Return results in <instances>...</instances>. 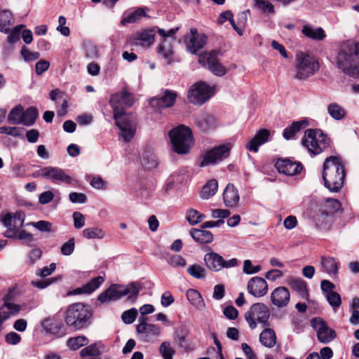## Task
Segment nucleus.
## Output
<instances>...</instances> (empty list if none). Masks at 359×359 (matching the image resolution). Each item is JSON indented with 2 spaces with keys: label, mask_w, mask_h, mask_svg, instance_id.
I'll use <instances>...</instances> for the list:
<instances>
[{
  "label": "nucleus",
  "mask_w": 359,
  "mask_h": 359,
  "mask_svg": "<svg viewBox=\"0 0 359 359\" xmlns=\"http://www.w3.org/2000/svg\"><path fill=\"white\" fill-rule=\"evenodd\" d=\"M346 176L344 165L339 156H331L323 163L322 178L325 187L331 192H338L344 185Z\"/></svg>",
  "instance_id": "obj_1"
},
{
  "label": "nucleus",
  "mask_w": 359,
  "mask_h": 359,
  "mask_svg": "<svg viewBox=\"0 0 359 359\" xmlns=\"http://www.w3.org/2000/svg\"><path fill=\"white\" fill-rule=\"evenodd\" d=\"M359 43H344L340 45L336 56L335 63L344 74L357 77L359 76Z\"/></svg>",
  "instance_id": "obj_2"
},
{
  "label": "nucleus",
  "mask_w": 359,
  "mask_h": 359,
  "mask_svg": "<svg viewBox=\"0 0 359 359\" xmlns=\"http://www.w3.org/2000/svg\"><path fill=\"white\" fill-rule=\"evenodd\" d=\"M140 289V287L137 286L135 283L127 285L112 284L98 296L97 300L101 303L115 302L128 295V299L134 302Z\"/></svg>",
  "instance_id": "obj_3"
},
{
  "label": "nucleus",
  "mask_w": 359,
  "mask_h": 359,
  "mask_svg": "<svg viewBox=\"0 0 359 359\" xmlns=\"http://www.w3.org/2000/svg\"><path fill=\"white\" fill-rule=\"evenodd\" d=\"M90 308L82 303H76L70 305L65 314V321L68 326L76 330L86 327L90 323L91 318Z\"/></svg>",
  "instance_id": "obj_4"
},
{
  "label": "nucleus",
  "mask_w": 359,
  "mask_h": 359,
  "mask_svg": "<svg viewBox=\"0 0 359 359\" xmlns=\"http://www.w3.org/2000/svg\"><path fill=\"white\" fill-rule=\"evenodd\" d=\"M302 144L313 156L318 155L330 147V139L319 129L306 130Z\"/></svg>",
  "instance_id": "obj_5"
},
{
  "label": "nucleus",
  "mask_w": 359,
  "mask_h": 359,
  "mask_svg": "<svg viewBox=\"0 0 359 359\" xmlns=\"http://www.w3.org/2000/svg\"><path fill=\"white\" fill-rule=\"evenodd\" d=\"M170 141L175 152L180 154H187L193 144L191 130L184 126L173 128L169 133Z\"/></svg>",
  "instance_id": "obj_6"
},
{
  "label": "nucleus",
  "mask_w": 359,
  "mask_h": 359,
  "mask_svg": "<svg viewBox=\"0 0 359 359\" xmlns=\"http://www.w3.org/2000/svg\"><path fill=\"white\" fill-rule=\"evenodd\" d=\"M318 69V62L313 57L301 51L297 53L296 79L299 80L306 79L313 75Z\"/></svg>",
  "instance_id": "obj_7"
},
{
  "label": "nucleus",
  "mask_w": 359,
  "mask_h": 359,
  "mask_svg": "<svg viewBox=\"0 0 359 359\" xmlns=\"http://www.w3.org/2000/svg\"><path fill=\"white\" fill-rule=\"evenodd\" d=\"M269 317V309L263 303L253 304L245 313V319L252 330L257 327V323L262 324L264 327L268 326Z\"/></svg>",
  "instance_id": "obj_8"
},
{
  "label": "nucleus",
  "mask_w": 359,
  "mask_h": 359,
  "mask_svg": "<svg viewBox=\"0 0 359 359\" xmlns=\"http://www.w3.org/2000/svg\"><path fill=\"white\" fill-rule=\"evenodd\" d=\"M32 177L34 178L42 177L53 183H65L72 184L74 182V179L65 172V171L59 168L53 166H46L38 170H36Z\"/></svg>",
  "instance_id": "obj_9"
},
{
  "label": "nucleus",
  "mask_w": 359,
  "mask_h": 359,
  "mask_svg": "<svg viewBox=\"0 0 359 359\" xmlns=\"http://www.w3.org/2000/svg\"><path fill=\"white\" fill-rule=\"evenodd\" d=\"M116 125L120 130L119 135L125 142H129L135 135L137 128V121L132 114H123L114 116Z\"/></svg>",
  "instance_id": "obj_10"
},
{
  "label": "nucleus",
  "mask_w": 359,
  "mask_h": 359,
  "mask_svg": "<svg viewBox=\"0 0 359 359\" xmlns=\"http://www.w3.org/2000/svg\"><path fill=\"white\" fill-rule=\"evenodd\" d=\"M219 50H212L201 54L198 57V62L204 67L208 69L216 76H222L226 72V68L219 62Z\"/></svg>",
  "instance_id": "obj_11"
},
{
  "label": "nucleus",
  "mask_w": 359,
  "mask_h": 359,
  "mask_svg": "<svg viewBox=\"0 0 359 359\" xmlns=\"http://www.w3.org/2000/svg\"><path fill=\"white\" fill-rule=\"evenodd\" d=\"M134 102L133 95L126 90L112 95L109 100V104L113 109V116L126 114L125 107L132 106Z\"/></svg>",
  "instance_id": "obj_12"
},
{
  "label": "nucleus",
  "mask_w": 359,
  "mask_h": 359,
  "mask_svg": "<svg viewBox=\"0 0 359 359\" xmlns=\"http://www.w3.org/2000/svg\"><path fill=\"white\" fill-rule=\"evenodd\" d=\"M213 92L212 88L204 82H198L193 85L187 93L190 102L194 104H203L208 100Z\"/></svg>",
  "instance_id": "obj_13"
},
{
  "label": "nucleus",
  "mask_w": 359,
  "mask_h": 359,
  "mask_svg": "<svg viewBox=\"0 0 359 359\" xmlns=\"http://www.w3.org/2000/svg\"><path fill=\"white\" fill-rule=\"evenodd\" d=\"M230 147L228 145H220L206 151L201 155L198 161L200 167H205L222 161L229 156Z\"/></svg>",
  "instance_id": "obj_14"
},
{
  "label": "nucleus",
  "mask_w": 359,
  "mask_h": 359,
  "mask_svg": "<svg viewBox=\"0 0 359 359\" xmlns=\"http://www.w3.org/2000/svg\"><path fill=\"white\" fill-rule=\"evenodd\" d=\"M203 259L207 267L213 271H219L222 269L234 267L238 264L236 258L225 261L223 257L216 252L205 254Z\"/></svg>",
  "instance_id": "obj_15"
},
{
  "label": "nucleus",
  "mask_w": 359,
  "mask_h": 359,
  "mask_svg": "<svg viewBox=\"0 0 359 359\" xmlns=\"http://www.w3.org/2000/svg\"><path fill=\"white\" fill-rule=\"evenodd\" d=\"M145 320L144 317L139 319L140 323L136 326V331L142 341L150 342L161 335V330L159 326L147 323Z\"/></svg>",
  "instance_id": "obj_16"
},
{
  "label": "nucleus",
  "mask_w": 359,
  "mask_h": 359,
  "mask_svg": "<svg viewBox=\"0 0 359 359\" xmlns=\"http://www.w3.org/2000/svg\"><path fill=\"white\" fill-rule=\"evenodd\" d=\"M311 325L317 332L318 339L323 344H328L337 337L336 332L321 319H312Z\"/></svg>",
  "instance_id": "obj_17"
},
{
  "label": "nucleus",
  "mask_w": 359,
  "mask_h": 359,
  "mask_svg": "<svg viewBox=\"0 0 359 359\" xmlns=\"http://www.w3.org/2000/svg\"><path fill=\"white\" fill-rule=\"evenodd\" d=\"M155 40V33L153 29H145L132 34L128 40L132 46H141L148 48Z\"/></svg>",
  "instance_id": "obj_18"
},
{
  "label": "nucleus",
  "mask_w": 359,
  "mask_h": 359,
  "mask_svg": "<svg viewBox=\"0 0 359 359\" xmlns=\"http://www.w3.org/2000/svg\"><path fill=\"white\" fill-rule=\"evenodd\" d=\"M184 43L188 50L196 54L205 44L206 38L205 36H200L196 28H191L190 32L184 36Z\"/></svg>",
  "instance_id": "obj_19"
},
{
  "label": "nucleus",
  "mask_w": 359,
  "mask_h": 359,
  "mask_svg": "<svg viewBox=\"0 0 359 359\" xmlns=\"http://www.w3.org/2000/svg\"><path fill=\"white\" fill-rule=\"evenodd\" d=\"M177 93L170 90H165L160 97H153L149 100L150 106L155 110L172 107L176 100Z\"/></svg>",
  "instance_id": "obj_20"
},
{
  "label": "nucleus",
  "mask_w": 359,
  "mask_h": 359,
  "mask_svg": "<svg viewBox=\"0 0 359 359\" xmlns=\"http://www.w3.org/2000/svg\"><path fill=\"white\" fill-rule=\"evenodd\" d=\"M247 289L255 297H261L267 293L268 284L263 278L255 276L248 281Z\"/></svg>",
  "instance_id": "obj_21"
},
{
  "label": "nucleus",
  "mask_w": 359,
  "mask_h": 359,
  "mask_svg": "<svg viewBox=\"0 0 359 359\" xmlns=\"http://www.w3.org/2000/svg\"><path fill=\"white\" fill-rule=\"evenodd\" d=\"M290 299V294L285 287H278L271 294V301L278 308L286 306L289 304Z\"/></svg>",
  "instance_id": "obj_22"
},
{
  "label": "nucleus",
  "mask_w": 359,
  "mask_h": 359,
  "mask_svg": "<svg viewBox=\"0 0 359 359\" xmlns=\"http://www.w3.org/2000/svg\"><path fill=\"white\" fill-rule=\"evenodd\" d=\"M276 166L279 172L289 176L299 174L303 168L300 163L292 162L289 159L278 160Z\"/></svg>",
  "instance_id": "obj_23"
},
{
  "label": "nucleus",
  "mask_w": 359,
  "mask_h": 359,
  "mask_svg": "<svg viewBox=\"0 0 359 359\" xmlns=\"http://www.w3.org/2000/svg\"><path fill=\"white\" fill-rule=\"evenodd\" d=\"M269 130L266 129L259 130L253 138L246 143L245 148L250 151L257 152L259 147L269 140Z\"/></svg>",
  "instance_id": "obj_24"
},
{
  "label": "nucleus",
  "mask_w": 359,
  "mask_h": 359,
  "mask_svg": "<svg viewBox=\"0 0 359 359\" xmlns=\"http://www.w3.org/2000/svg\"><path fill=\"white\" fill-rule=\"evenodd\" d=\"M195 124L202 132L208 133L217 127V120L212 115L204 113L196 118Z\"/></svg>",
  "instance_id": "obj_25"
},
{
  "label": "nucleus",
  "mask_w": 359,
  "mask_h": 359,
  "mask_svg": "<svg viewBox=\"0 0 359 359\" xmlns=\"http://www.w3.org/2000/svg\"><path fill=\"white\" fill-rule=\"evenodd\" d=\"M240 201V196L236 187L228 184L223 192V201L228 208L237 207Z\"/></svg>",
  "instance_id": "obj_26"
},
{
  "label": "nucleus",
  "mask_w": 359,
  "mask_h": 359,
  "mask_svg": "<svg viewBox=\"0 0 359 359\" xmlns=\"http://www.w3.org/2000/svg\"><path fill=\"white\" fill-rule=\"evenodd\" d=\"M1 221L6 228H11L18 231L23 226L25 215L20 212H17L13 214L7 213L2 217Z\"/></svg>",
  "instance_id": "obj_27"
},
{
  "label": "nucleus",
  "mask_w": 359,
  "mask_h": 359,
  "mask_svg": "<svg viewBox=\"0 0 359 359\" xmlns=\"http://www.w3.org/2000/svg\"><path fill=\"white\" fill-rule=\"evenodd\" d=\"M287 285L292 290L297 292L303 299L309 298V291L307 290L306 283L300 278L290 277L287 280Z\"/></svg>",
  "instance_id": "obj_28"
},
{
  "label": "nucleus",
  "mask_w": 359,
  "mask_h": 359,
  "mask_svg": "<svg viewBox=\"0 0 359 359\" xmlns=\"http://www.w3.org/2000/svg\"><path fill=\"white\" fill-rule=\"evenodd\" d=\"M321 269L330 276H335L339 271V262L332 257H321Z\"/></svg>",
  "instance_id": "obj_29"
},
{
  "label": "nucleus",
  "mask_w": 359,
  "mask_h": 359,
  "mask_svg": "<svg viewBox=\"0 0 359 359\" xmlns=\"http://www.w3.org/2000/svg\"><path fill=\"white\" fill-rule=\"evenodd\" d=\"M174 39H163V41L158 45V53L161 55L168 64L172 62L173 51Z\"/></svg>",
  "instance_id": "obj_30"
},
{
  "label": "nucleus",
  "mask_w": 359,
  "mask_h": 359,
  "mask_svg": "<svg viewBox=\"0 0 359 359\" xmlns=\"http://www.w3.org/2000/svg\"><path fill=\"white\" fill-rule=\"evenodd\" d=\"M140 162L143 168L146 170H151L156 168L158 164V159L153 151L145 149L140 157Z\"/></svg>",
  "instance_id": "obj_31"
},
{
  "label": "nucleus",
  "mask_w": 359,
  "mask_h": 359,
  "mask_svg": "<svg viewBox=\"0 0 359 359\" xmlns=\"http://www.w3.org/2000/svg\"><path fill=\"white\" fill-rule=\"evenodd\" d=\"M308 126L309 121L306 119L294 121L283 130V136L287 140H290L294 137L299 131L306 128Z\"/></svg>",
  "instance_id": "obj_32"
},
{
  "label": "nucleus",
  "mask_w": 359,
  "mask_h": 359,
  "mask_svg": "<svg viewBox=\"0 0 359 359\" xmlns=\"http://www.w3.org/2000/svg\"><path fill=\"white\" fill-rule=\"evenodd\" d=\"M103 282L104 278L102 276L95 277L82 287L76 288L74 290V294H90L97 290Z\"/></svg>",
  "instance_id": "obj_33"
},
{
  "label": "nucleus",
  "mask_w": 359,
  "mask_h": 359,
  "mask_svg": "<svg viewBox=\"0 0 359 359\" xmlns=\"http://www.w3.org/2000/svg\"><path fill=\"white\" fill-rule=\"evenodd\" d=\"M302 32L305 36L316 41H322L326 36L323 28H313L310 25H304L302 29Z\"/></svg>",
  "instance_id": "obj_34"
},
{
  "label": "nucleus",
  "mask_w": 359,
  "mask_h": 359,
  "mask_svg": "<svg viewBox=\"0 0 359 359\" xmlns=\"http://www.w3.org/2000/svg\"><path fill=\"white\" fill-rule=\"evenodd\" d=\"M190 234L196 242L201 244L211 243L213 240L212 233L206 230L192 229L190 231Z\"/></svg>",
  "instance_id": "obj_35"
},
{
  "label": "nucleus",
  "mask_w": 359,
  "mask_h": 359,
  "mask_svg": "<svg viewBox=\"0 0 359 359\" xmlns=\"http://www.w3.org/2000/svg\"><path fill=\"white\" fill-rule=\"evenodd\" d=\"M259 341L266 347H273L276 343V336L274 330L271 328L264 329L259 335Z\"/></svg>",
  "instance_id": "obj_36"
},
{
  "label": "nucleus",
  "mask_w": 359,
  "mask_h": 359,
  "mask_svg": "<svg viewBox=\"0 0 359 359\" xmlns=\"http://www.w3.org/2000/svg\"><path fill=\"white\" fill-rule=\"evenodd\" d=\"M187 298L189 302L198 310L202 311L205 309V304L201 294L196 290L189 289L187 292Z\"/></svg>",
  "instance_id": "obj_37"
},
{
  "label": "nucleus",
  "mask_w": 359,
  "mask_h": 359,
  "mask_svg": "<svg viewBox=\"0 0 359 359\" xmlns=\"http://www.w3.org/2000/svg\"><path fill=\"white\" fill-rule=\"evenodd\" d=\"M13 17L11 11H2L0 12V32L8 33L10 27L13 24Z\"/></svg>",
  "instance_id": "obj_38"
},
{
  "label": "nucleus",
  "mask_w": 359,
  "mask_h": 359,
  "mask_svg": "<svg viewBox=\"0 0 359 359\" xmlns=\"http://www.w3.org/2000/svg\"><path fill=\"white\" fill-rule=\"evenodd\" d=\"M217 181L215 179L210 180L203 187L200 194L201 198L208 199L217 193Z\"/></svg>",
  "instance_id": "obj_39"
},
{
  "label": "nucleus",
  "mask_w": 359,
  "mask_h": 359,
  "mask_svg": "<svg viewBox=\"0 0 359 359\" xmlns=\"http://www.w3.org/2000/svg\"><path fill=\"white\" fill-rule=\"evenodd\" d=\"M327 113L336 121H341L346 116V110L339 104L333 102L327 106Z\"/></svg>",
  "instance_id": "obj_40"
},
{
  "label": "nucleus",
  "mask_w": 359,
  "mask_h": 359,
  "mask_svg": "<svg viewBox=\"0 0 359 359\" xmlns=\"http://www.w3.org/2000/svg\"><path fill=\"white\" fill-rule=\"evenodd\" d=\"M24 108L18 104L11 109L8 116V122L12 125H19L22 123Z\"/></svg>",
  "instance_id": "obj_41"
},
{
  "label": "nucleus",
  "mask_w": 359,
  "mask_h": 359,
  "mask_svg": "<svg viewBox=\"0 0 359 359\" xmlns=\"http://www.w3.org/2000/svg\"><path fill=\"white\" fill-rule=\"evenodd\" d=\"M83 236L86 239H103L105 237V231L98 227V226H92L89 228L85 229L82 231Z\"/></svg>",
  "instance_id": "obj_42"
},
{
  "label": "nucleus",
  "mask_w": 359,
  "mask_h": 359,
  "mask_svg": "<svg viewBox=\"0 0 359 359\" xmlns=\"http://www.w3.org/2000/svg\"><path fill=\"white\" fill-rule=\"evenodd\" d=\"M39 116L38 110L34 107H28L23 110L22 123L25 126H31L34 124Z\"/></svg>",
  "instance_id": "obj_43"
},
{
  "label": "nucleus",
  "mask_w": 359,
  "mask_h": 359,
  "mask_svg": "<svg viewBox=\"0 0 359 359\" xmlns=\"http://www.w3.org/2000/svg\"><path fill=\"white\" fill-rule=\"evenodd\" d=\"M187 334L188 331L187 328L184 326H180L174 330L173 340L180 347L183 348L186 343Z\"/></svg>",
  "instance_id": "obj_44"
},
{
  "label": "nucleus",
  "mask_w": 359,
  "mask_h": 359,
  "mask_svg": "<svg viewBox=\"0 0 359 359\" xmlns=\"http://www.w3.org/2000/svg\"><path fill=\"white\" fill-rule=\"evenodd\" d=\"M88 344V339L85 336H78L69 338L67 341V346L73 351L78 350L81 346Z\"/></svg>",
  "instance_id": "obj_45"
},
{
  "label": "nucleus",
  "mask_w": 359,
  "mask_h": 359,
  "mask_svg": "<svg viewBox=\"0 0 359 359\" xmlns=\"http://www.w3.org/2000/svg\"><path fill=\"white\" fill-rule=\"evenodd\" d=\"M187 271L190 276L196 279H204L206 277V270L197 264L189 266Z\"/></svg>",
  "instance_id": "obj_46"
},
{
  "label": "nucleus",
  "mask_w": 359,
  "mask_h": 359,
  "mask_svg": "<svg viewBox=\"0 0 359 359\" xmlns=\"http://www.w3.org/2000/svg\"><path fill=\"white\" fill-rule=\"evenodd\" d=\"M159 353L163 359H172L175 351L168 341H163L158 348Z\"/></svg>",
  "instance_id": "obj_47"
},
{
  "label": "nucleus",
  "mask_w": 359,
  "mask_h": 359,
  "mask_svg": "<svg viewBox=\"0 0 359 359\" xmlns=\"http://www.w3.org/2000/svg\"><path fill=\"white\" fill-rule=\"evenodd\" d=\"M205 216L195 209H189L187 212L186 219L191 225H196L202 222Z\"/></svg>",
  "instance_id": "obj_48"
},
{
  "label": "nucleus",
  "mask_w": 359,
  "mask_h": 359,
  "mask_svg": "<svg viewBox=\"0 0 359 359\" xmlns=\"http://www.w3.org/2000/svg\"><path fill=\"white\" fill-rule=\"evenodd\" d=\"M101 353L102 351L100 350V346H98L97 343L90 344V346L83 348L80 352L81 357H97Z\"/></svg>",
  "instance_id": "obj_49"
},
{
  "label": "nucleus",
  "mask_w": 359,
  "mask_h": 359,
  "mask_svg": "<svg viewBox=\"0 0 359 359\" xmlns=\"http://www.w3.org/2000/svg\"><path fill=\"white\" fill-rule=\"evenodd\" d=\"M43 328L49 333H57L60 329L55 319L53 318H46L41 323Z\"/></svg>",
  "instance_id": "obj_50"
},
{
  "label": "nucleus",
  "mask_w": 359,
  "mask_h": 359,
  "mask_svg": "<svg viewBox=\"0 0 359 359\" xmlns=\"http://www.w3.org/2000/svg\"><path fill=\"white\" fill-rule=\"evenodd\" d=\"M25 27L23 25H19L13 27L9 31V35L8 36V42L11 44H13L20 40V36L22 29Z\"/></svg>",
  "instance_id": "obj_51"
},
{
  "label": "nucleus",
  "mask_w": 359,
  "mask_h": 359,
  "mask_svg": "<svg viewBox=\"0 0 359 359\" xmlns=\"http://www.w3.org/2000/svg\"><path fill=\"white\" fill-rule=\"evenodd\" d=\"M146 16V13L144 8H138L133 13H130L128 16L122 20V24L133 23L140 20L142 17Z\"/></svg>",
  "instance_id": "obj_52"
},
{
  "label": "nucleus",
  "mask_w": 359,
  "mask_h": 359,
  "mask_svg": "<svg viewBox=\"0 0 359 359\" xmlns=\"http://www.w3.org/2000/svg\"><path fill=\"white\" fill-rule=\"evenodd\" d=\"M256 7L264 13H273L274 7L266 0H254Z\"/></svg>",
  "instance_id": "obj_53"
},
{
  "label": "nucleus",
  "mask_w": 359,
  "mask_h": 359,
  "mask_svg": "<svg viewBox=\"0 0 359 359\" xmlns=\"http://www.w3.org/2000/svg\"><path fill=\"white\" fill-rule=\"evenodd\" d=\"M75 249V240L74 238H69L67 241L62 244L60 248L62 255L65 256L71 255Z\"/></svg>",
  "instance_id": "obj_54"
},
{
  "label": "nucleus",
  "mask_w": 359,
  "mask_h": 359,
  "mask_svg": "<svg viewBox=\"0 0 359 359\" xmlns=\"http://www.w3.org/2000/svg\"><path fill=\"white\" fill-rule=\"evenodd\" d=\"M326 299L330 306L335 310L339 308L341 304V297L336 292H330L326 294Z\"/></svg>",
  "instance_id": "obj_55"
},
{
  "label": "nucleus",
  "mask_w": 359,
  "mask_h": 359,
  "mask_svg": "<svg viewBox=\"0 0 359 359\" xmlns=\"http://www.w3.org/2000/svg\"><path fill=\"white\" fill-rule=\"evenodd\" d=\"M20 53L26 62L36 60L40 57L39 52H32L25 46L22 47Z\"/></svg>",
  "instance_id": "obj_56"
},
{
  "label": "nucleus",
  "mask_w": 359,
  "mask_h": 359,
  "mask_svg": "<svg viewBox=\"0 0 359 359\" xmlns=\"http://www.w3.org/2000/svg\"><path fill=\"white\" fill-rule=\"evenodd\" d=\"M137 313V310L135 308L126 311L121 315L122 320L126 324H131L136 319Z\"/></svg>",
  "instance_id": "obj_57"
},
{
  "label": "nucleus",
  "mask_w": 359,
  "mask_h": 359,
  "mask_svg": "<svg viewBox=\"0 0 359 359\" xmlns=\"http://www.w3.org/2000/svg\"><path fill=\"white\" fill-rule=\"evenodd\" d=\"M22 130V128L15 126H2L0 127V133L16 137L20 136Z\"/></svg>",
  "instance_id": "obj_58"
},
{
  "label": "nucleus",
  "mask_w": 359,
  "mask_h": 359,
  "mask_svg": "<svg viewBox=\"0 0 359 359\" xmlns=\"http://www.w3.org/2000/svg\"><path fill=\"white\" fill-rule=\"evenodd\" d=\"M167 262L172 267H184L187 264L185 259L179 255L169 257Z\"/></svg>",
  "instance_id": "obj_59"
},
{
  "label": "nucleus",
  "mask_w": 359,
  "mask_h": 359,
  "mask_svg": "<svg viewBox=\"0 0 359 359\" xmlns=\"http://www.w3.org/2000/svg\"><path fill=\"white\" fill-rule=\"evenodd\" d=\"M84 48L86 57L89 59H95L97 57L98 52L97 47L94 44L91 43L90 42L85 43Z\"/></svg>",
  "instance_id": "obj_60"
},
{
  "label": "nucleus",
  "mask_w": 359,
  "mask_h": 359,
  "mask_svg": "<svg viewBox=\"0 0 359 359\" xmlns=\"http://www.w3.org/2000/svg\"><path fill=\"white\" fill-rule=\"evenodd\" d=\"M30 224L42 232H50L52 224L48 221L40 220L36 222H31Z\"/></svg>",
  "instance_id": "obj_61"
},
{
  "label": "nucleus",
  "mask_w": 359,
  "mask_h": 359,
  "mask_svg": "<svg viewBox=\"0 0 359 359\" xmlns=\"http://www.w3.org/2000/svg\"><path fill=\"white\" fill-rule=\"evenodd\" d=\"M60 278H61L60 276H57L42 280H34L32 282V285L37 288L43 289L50 285V284L57 281L58 280H60Z\"/></svg>",
  "instance_id": "obj_62"
},
{
  "label": "nucleus",
  "mask_w": 359,
  "mask_h": 359,
  "mask_svg": "<svg viewBox=\"0 0 359 359\" xmlns=\"http://www.w3.org/2000/svg\"><path fill=\"white\" fill-rule=\"evenodd\" d=\"M18 238L22 241V244L29 247L32 246L34 241V236L32 233L27 232L25 230L20 231L18 235Z\"/></svg>",
  "instance_id": "obj_63"
},
{
  "label": "nucleus",
  "mask_w": 359,
  "mask_h": 359,
  "mask_svg": "<svg viewBox=\"0 0 359 359\" xmlns=\"http://www.w3.org/2000/svg\"><path fill=\"white\" fill-rule=\"evenodd\" d=\"M74 226L76 229H80L85 225L86 218L83 214L79 212H74L72 215Z\"/></svg>",
  "instance_id": "obj_64"
}]
</instances>
